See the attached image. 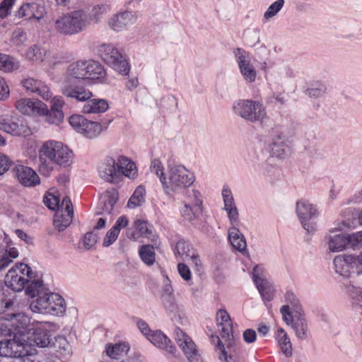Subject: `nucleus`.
I'll return each instance as SVG.
<instances>
[{
  "instance_id": "nucleus-24",
  "label": "nucleus",
  "mask_w": 362,
  "mask_h": 362,
  "mask_svg": "<svg viewBox=\"0 0 362 362\" xmlns=\"http://www.w3.org/2000/svg\"><path fill=\"white\" fill-rule=\"evenodd\" d=\"M21 83L28 93L37 95L45 101H49L52 98L50 87L44 81L34 77H27L23 78Z\"/></svg>"
},
{
  "instance_id": "nucleus-15",
  "label": "nucleus",
  "mask_w": 362,
  "mask_h": 362,
  "mask_svg": "<svg viewBox=\"0 0 362 362\" xmlns=\"http://www.w3.org/2000/svg\"><path fill=\"white\" fill-rule=\"evenodd\" d=\"M272 141L269 149L272 156L284 158L291 151L292 137L288 136L286 129L281 127H276L270 132Z\"/></svg>"
},
{
  "instance_id": "nucleus-56",
  "label": "nucleus",
  "mask_w": 362,
  "mask_h": 362,
  "mask_svg": "<svg viewBox=\"0 0 362 362\" xmlns=\"http://www.w3.org/2000/svg\"><path fill=\"white\" fill-rule=\"evenodd\" d=\"M97 240L98 235L96 234L93 232H88L84 235L83 239L81 240V244L83 249L88 250L95 245Z\"/></svg>"
},
{
  "instance_id": "nucleus-2",
  "label": "nucleus",
  "mask_w": 362,
  "mask_h": 362,
  "mask_svg": "<svg viewBox=\"0 0 362 362\" xmlns=\"http://www.w3.org/2000/svg\"><path fill=\"white\" fill-rule=\"evenodd\" d=\"M72 151L64 143L47 140L42 143L38 151L40 171L48 175L53 170V165L68 167L72 163Z\"/></svg>"
},
{
  "instance_id": "nucleus-44",
  "label": "nucleus",
  "mask_w": 362,
  "mask_h": 362,
  "mask_svg": "<svg viewBox=\"0 0 362 362\" xmlns=\"http://www.w3.org/2000/svg\"><path fill=\"white\" fill-rule=\"evenodd\" d=\"M146 189L144 187L139 185L136 188L133 194L130 197L127 206L129 209H135L140 206L145 202Z\"/></svg>"
},
{
  "instance_id": "nucleus-17",
  "label": "nucleus",
  "mask_w": 362,
  "mask_h": 362,
  "mask_svg": "<svg viewBox=\"0 0 362 362\" xmlns=\"http://www.w3.org/2000/svg\"><path fill=\"white\" fill-rule=\"evenodd\" d=\"M283 320L288 325H291L295 331L296 337L300 340H304L308 337V323L303 311H298V313L292 314L289 306L283 305L280 309Z\"/></svg>"
},
{
  "instance_id": "nucleus-49",
  "label": "nucleus",
  "mask_w": 362,
  "mask_h": 362,
  "mask_svg": "<svg viewBox=\"0 0 362 362\" xmlns=\"http://www.w3.org/2000/svg\"><path fill=\"white\" fill-rule=\"evenodd\" d=\"M150 170L151 173H154L158 177L159 181L163 185L168 175V170L165 172V168L162 162L157 158L153 159L151 163Z\"/></svg>"
},
{
  "instance_id": "nucleus-41",
  "label": "nucleus",
  "mask_w": 362,
  "mask_h": 362,
  "mask_svg": "<svg viewBox=\"0 0 362 362\" xmlns=\"http://www.w3.org/2000/svg\"><path fill=\"white\" fill-rule=\"evenodd\" d=\"M45 106L46 110L42 114H40V117H44L45 122L50 124L59 125L64 120V115L63 111L49 109L45 103Z\"/></svg>"
},
{
  "instance_id": "nucleus-25",
  "label": "nucleus",
  "mask_w": 362,
  "mask_h": 362,
  "mask_svg": "<svg viewBox=\"0 0 362 362\" xmlns=\"http://www.w3.org/2000/svg\"><path fill=\"white\" fill-rule=\"evenodd\" d=\"M74 211L71 199L64 197L61 203V208L57 211L54 218V226L59 231L64 230L72 222Z\"/></svg>"
},
{
  "instance_id": "nucleus-6",
  "label": "nucleus",
  "mask_w": 362,
  "mask_h": 362,
  "mask_svg": "<svg viewBox=\"0 0 362 362\" xmlns=\"http://www.w3.org/2000/svg\"><path fill=\"white\" fill-rule=\"evenodd\" d=\"M216 326L220 332L221 340L216 337L217 341L216 351L219 352V359L226 362H237L236 358L232 356H228L222 340L228 345H231L233 341V325L231 318L228 312L224 309H220L216 313Z\"/></svg>"
},
{
  "instance_id": "nucleus-60",
  "label": "nucleus",
  "mask_w": 362,
  "mask_h": 362,
  "mask_svg": "<svg viewBox=\"0 0 362 362\" xmlns=\"http://www.w3.org/2000/svg\"><path fill=\"white\" fill-rule=\"evenodd\" d=\"M119 234L118 232L111 228L103 238V246L108 247L112 245L117 240Z\"/></svg>"
},
{
  "instance_id": "nucleus-51",
  "label": "nucleus",
  "mask_w": 362,
  "mask_h": 362,
  "mask_svg": "<svg viewBox=\"0 0 362 362\" xmlns=\"http://www.w3.org/2000/svg\"><path fill=\"white\" fill-rule=\"evenodd\" d=\"M88 119L82 115H73L69 119L71 127L78 134H82Z\"/></svg>"
},
{
  "instance_id": "nucleus-7",
  "label": "nucleus",
  "mask_w": 362,
  "mask_h": 362,
  "mask_svg": "<svg viewBox=\"0 0 362 362\" xmlns=\"http://www.w3.org/2000/svg\"><path fill=\"white\" fill-rule=\"evenodd\" d=\"M204 197L199 187L194 185L185 191L182 206L180 209L182 217L192 222L197 220L203 214Z\"/></svg>"
},
{
  "instance_id": "nucleus-31",
  "label": "nucleus",
  "mask_w": 362,
  "mask_h": 362,
  "mask_svg": "<svg viewBox=\"0 0 362 362\" xmlns=\"http://www.w3.org/2000/svg\"><path fill=\"white\" fill-rule=\"evenodd\" d=\"M0 129L13 136H27L30 129L24 124H18L9 117H0Z\"/></svg>"
},
{
  "instance_id": "nucleus-62",
  "label": "nucleus",
  "mask_w": 362,
  "mask_h": 362,
  "mask_svg": "<svg viewBox=\"0 0 362 362\" xmlns=\"http://www.w3.org/2000/svg\"><path fill=\"white\" fill-rule=\"evenodd\" d=\"M177 271L183 280L189 281L192 279V273L188 266L184 263H179L177 264Z\"/></svg>"
},
{
  "instance_id": "nucleus-43",
  "label": "nucleus",
  "mask_w": 362,
  "mask_h": 362,
  "mask_svg": "<svg viewBox=\"0 0 362 362\" xmlns=\"http://www.w3.org/2000/svg\"><path fill=\"white\" fill-rule=\"evenodd\" d=\"M19 67L20 63L16 59L0 53V71L11 72L18 69Z\"/></svg>"
},
{
  "instance_id": "nucleus-5",
  "label": "nucleus",
  "mask_w": 362,
  "mask_h": 362,
  "mask_svg": "<svg viewBox=\"0 0 362 362\" xmlns=\"http://www.w3.org/2000/svg\"><path fill=\"white\" fill-rule=\"evenodd\" d=\"M195 181L193 172L180 164L168 165V175L162 185L166 194L180 191L191 186Z\"/></svg>"
},
{
  "instance_id": "nucleus-37",
  "label": "nucleus",
  "mask_w": 362,
  "mask_h": 362,
  "mask_svg": "<svg viewBox=\"0 0 362 362\" xmlns=\"http://www.w3.org/2000/svg\"><path fill=\"white\" fill-rule=\"evenodd\" d=\"M108 108L109 104L106 100L89 98L83 107V112L86 114H100L106 112Z\"/></svg>"
},
{
  "instance_id": "nucleus-35",
  "label": "nucleus",
  "mask_w": 362,
  "mask_h": 362,
  "mask_svg": "<svg viewBox=\"0 0 362 362\" xmlns=\"http://www.w3.org/2000/svg\"><path fill=\"white\" fill-rule=\"evenodd\" d=\"M11 335H13V339H11L13 349L21 351V354L17 358L36 354V349L32 346L31 344H28V341H27L25 337L18 335L17 334H11Z\"/></svg>"
},
{
  "instance_id": "nucleus-8",
  "label": "nucleus",
  "mask_w": 362,
  "mask_h": 362,
  "mask_svg": "<svg viewBox=\"0 0 362 362\" xmlns=\"http://www.w3.org/2000/svg\"><path fill=\"white\" fill-rule=\"evenodd\" d=\"M233 110L237 115L251 122L263 123L267 119L265 107L257 100H238L233 103Z\"/></svg>"
},
{
  "instance_id": "nucleus-52",
  "label": "nucleus",
  "mask_w": 362,
  "mask_h": 362,
  "mask_svg": "<svg viewBox=\"0 0 362 362\" xmlns=\"http://www.w3.org/2000/svg\"><path fill=\"white\" fill-rule=\"evenodd\" d=\"M163 305L165 310L173 315L174 317H176L182 310V305H179L175 298V297H171L168 298H164L163 300Z\"/></svg>"
},
{
  "instance_id": "nucleus-61",
  "label": "nucleus",
  "mask_w": 362,
  "mask_h": 362,
  "mask_svg": "<svg viewBox=\"0 0 362 362\" xmlns=\"http://www.w3.org/2000/svg\"><path fill=\"white\" fill-rule=\"evenodd\" d=\"M267 279L265 269L262 265H257L253 268L252 279L255 284Z\"/></svg>"
},
{
  "instance_id": "nucleus-21",
  "label": "nucleus",
  "mask_w": 362,
  "mask_h": 362,
  "mask_svg": "<svg viewBox=\"0 0 362 362\" xmlns=\"http://www.w3.org/2000/svg\"><path fill=\"white\" fill-rule=\"evenodd\" d=\"M127 237L134 241H137L141 238H146L151 242H156L157 235L153 229L145 220L136 219L132 227L127 228Z\"/></svg>"
},
{
  "instance_id": "nucleus-11",
  "label": "nucleus",
  "mask_w": 362,
  "mask_h": 362,
  "mask_svg": "<svg viewBox=\"0 0 362 362\" xmlns=\"http://www.w3.org/2000/svg\"><path fill=\"white\" fill-rule=\"evenodd\" d=\"M33 271L31 268L24 263L16 264L7 272L5 276V284L8 288L16 292L23 291L25 284L33 281Z\"/></svg>"
},
{
  "instance_id": "nucleus-54",
  "label": "nucleus",
  "mask_w": 362,
  "mask_h": 362,
  "mask_svg": "<svg viewBox=\"0 0 362 362\" xmlns=\"http://www.w3.org/2000/svg\"><path fill=\"white\" fill-rule=\"evenodd\" d=\"M45 204L51 210H59L61 208V203L59 197L52 194L48 193L44 197Z\"/></svg>"
},
{
  "instance_id": "nucleus-3",
  "label": "nucleus",
  "mask_w": 362,
  "mask_h": 362,
  "mask_svg": "<svg viewBox=\"0 0 362 362\" xmlns=\"http://www.w3.org/2000/svg\"><path fill=\"white\" fill-rule=\"evenodd\" d=\"M85 59H79L71 63L64 77L61 79V92L67 98H71L77 101H84L93 97L92 92L83 86L70 83L69 79H83L84 76Z\"/></svg>"
},
{
  "instance_id": "nucleus-30",
  "label": "nucleus",
  "mask_w": 362,
  "mask_h": 362,
  "mask_svg": "<svg viewBox=\"0 0 362 362\" xmlns=\"http://www.w3.org/2000/svg\"><path fill=\"white\" fill-rule=\"evenodd\" d=\"M45 7L37 3H25L16 11L17 18L40 21L45 15Z\"/></svg>"
},
{
  "instance_id": "nucleus-12",
  "label": "nucleus",
  "mask_w": 362,
  "mask_h": 362,
  "mask_svg": "<svg viewBox=\"0 0 362 362\" xmlns=\"http://www.w3.org/2000/svg\"><path fill=\"white\" fill-rule=\"evenodd\" d=\"M233 54L239 73L246 83H253L257 78V70L251 54L244 49H233Z\"/></svg>"
},
{
  "instance_id": "nucleus-58",
  "label": "nucleus",
  "mask_w": 362,
  "mask_h": 362,
  "mask_svg": "<svg viewBox=\"0 0 362 362\" xmlns=\"http://www.w3.org/2000/svg\"><path fill=\"white\" fill-rule=\"evenodd\" d=\"M163 284L162 286V298H168L171 297H174L173 295V288L171 284V281L169 279L168 275L166 274H163Z\"/></svg>"
},
{
  "instance_id": "nucleus-45",
  "label": "nucleus",
  "mask_w": 362,
  "mask_h": 362,
  "mask_svg": "<svg viewBox=\"0 0 362 362\" xmlns=\"http://www.w3.org/2000/svg\"><path fill=\"white\" fill-rule=\"evenodd\" d=\"M110 5L107 3H102L93 6L90 16H88L89 21L92 20L95 23H98L103 16L110 11Z\"/></svg>"
},
{
  "instance_id": "nucleus-39",
  "label": "nucleus",
  "mask_w": 362,
  "mask_h": 362,
  "mask_svg": "<svg viewBox=\"0 0 362 362\" xmlns=\"http://www.w3.org/2000/svg\"><path fill=\"white\" fill-rule=\"evenodd\" d=\"M255 285L263 300L269 302L274 298L275 288L271 280L259 281Z\"/></svg>"
},
{
  "instance_id": "nucleus-53",
  "label": "nucleus",
  "mask_w": 362,
  "mask_h": 362,
  "mask_svg": "<svg viewBox=\"0 0 362 362\" xmlns=\"http://www.w3.org/2000/svg\"><path fill=\"white\" fill-rule=\"evenodd\" d=\"M284 0H276L272 3L264 13V19L266 21L275 16L283 8Z\"/></svg>"
},
{
  "instance_id": "nucleus-1",
  "label": "nucleus",
  "mask_w": 362,
  "mask_h": 362,
  "mask_svg": "<svg viewBox=\"0 0 362 362\" xmlns=\"http://www.w3.org/2000/svg\"><path fill=\"white\" fill-rule=\"evenodd\" d=\"M25 293L32 299L30 308L32 312L43 315L62 316L66 305L64 298L57 293L50 292L41 279L31 282Z\"/></svg>"
},
{
  "instance_id": "nucleus-34",
  "label": "nucleus",
  "mask_w": 362,
  "mask_h": 362,
  "mask_svg": "<svg viewBox=\"0 0 362 362\" xmlns=\"http://www.w3.org/2000/svg\"><path fill=\"white\" fill-rule=\"evenodd\" d=\"M117 166L119 172V178L122 175L129 179H135L138 175L136 164L128 157L119 155L116 157Z\"/></svg>"
},
{
  "instance_id": "nucleus-20",
  "label": "nucleus",
  "mask_w": 362,
  "mask_h": 362,
  "mask_svg": "<svg viewBox=\"0 0 362 362\" xmlns=\"http://www.w3.org/2000/svg\"><path fill=\"white\" fill-rule=\"evenodd\" d=\"M175 339L189 362H202L199 350L192 339L180 327L174 330Z\"/></svg>"
},
{
  "instance_id": "nucleus-50",
  "label": "nucleus",
  "mask_w": 362,
  "mask_h": 362,
  "mask_svg": "<svg viewBox=\"0 0 362 362\" xmlns=\"http://www.w3.org/2000/svg\"><path fill=\"white\" fill-rule=\"evenodd\" d=\"M21 354L20 351H14L11 339L0 341V356L4 357L17 358Z\"/></svg>"
},
{
  "instance_id": "nucleus-32",
  "label": "nucleus",
  "mask_w": 362,
  "mask_h": 362,
  "mask_svg": "<svg viewBox=\"0 0 362 362\" xmlns=\"http://www.w3.org/2000/svg\"><path fill=\"white\" fill-rule=\"evenodd\" d=\"M146 339L155 346L169 354H174L176 351V348L170 339L160 330H153Z\"/></svg>"
},
{
  "instance_id": "nucleus-48",
  "label": "nucleus",
  "mask_w": 362,
  "mask_h": 362,
  "mask_svg": "<svg viewBox=\"0 0 362 362\" xmlns=\"http://www.w3.org/2000/svg\"><path fill=\"white\" fill-rule=\"evenodd\" d=\"M284 300L289 306V309L292 314L298 313V311H303L301 308V305L299 299L296 295L290 290L286 291L284 294Z\"/></svg>"
},
{
  "instance_id": "nucleus-42",
  "label": "nucleus",
  "mask_w": 362,
  "mask_h": 362,
  "mask_svg": "<svg viewBox=\"0 0 362 362\" xmlns=\"http://www.w3.org/2000/svg\"><path fill=\"white\" fill-rule=\"evenodd\" d=\"M139 255L141 261L147 266H152L156 262V252L153 246L143 245L139 249Z\"/></svg>"
},
{
  "instance_id": "nucleus-28",
  "label": "nucleus",
  "mask_w": 362,
  "mask_h": 362,
  "mask_svg": "<svg viewBox=\"0 0 362 362\" xmlns=\"http://www.w3.org/2000/svg\"><path fill=\"white\" fill-rule=\"evenodd\" d=\"M24 57L27 61L33 64L44 63L48 65L52 64L50 51L40 45H33L28 47L24 54Z\"/></svg>"
},
{
  "instance_id": "nucleus-26",
  "label": "nucleus",
  "mask_w": 362,
  "mask_h": 362,
  "mask_svg": "<svg viewBox=\"0 0 362 362\" xmlns=\"http://www.w3.org/2000/svg\"><path fill=\"white\" fill-rule=\"evenodd\" d=\"M138 18L137 14L132 11H120L112 15L107 21L108 26L115 32L127 30L134 25Z\"/></svg>"
},
{
  "instance_id": "nucleus-14",
  "label": "nucleus",
  "mask_w": 362,
  "mask_h": 362,
  "mask_svg": "<svg viewBox=\"0 0 362 362\" xmlns=\"http://www.w3.org/2000/svg\"><path fill=\"white\" fill-rule=\"evenodd\" d=\"M296 213L303 228L308 233H313L316 230L317 223L315 219L320 215L316 205L306 199H299L296 204Z\"/></svg>"
},
{
  "instance_id": "nucleus-38",
  "label": "nucleus",
  "mask_w": 362,
  "mask_h": 362,
  "mask_svg": "<svg viewBox=\"0 0 362 362\" xmlns=\"http://www.w3.org/2000/svg\"><path fill=\"white\" fill-rule=\"evenodd\" d=\"M240 227H228V238L235 249L242 252L245 250L247 244L244 235L240 230Z\"/></svg>"
},
{
  "instance_id": "nucleus-40",
  "label": "nucleus",
  "mask_w": 362,
  "mask_h": 362,
  "mask_svg": "<svg viewBox=\"0 0 362 362\" xmlns=\"http://www.w3.org/2000/svg\"><path fill=\"white\" fill-rule=\"evenodd\" d=\"M129 346L125 342H119L115 344H107L105 347L107 355L113 359H118L127 354Z\"/></svg>"
},
{
  "instance_id": "nucleus-59",
  "label": "nucleus",
  "mask_w": 362,
  "mask_h": 362,
  "mask_svg": "<svg viewBox=\"0 0 362 362\" xmlns=\"http://www.w3.org/2000/svg\"><path fill=\"white\" fill-rule=\"evenodd\" d=\"M326 90V87L322 83L312 85L306 90V94L310 97L317 98L322 95Z\"/></svg>"
},
{
  "instance_id": "nucleus-13",
  "label": "nucleus",
  "mask_w": 362,
  "mask_h": 362,
  "mask_svg": "<svg viewBox=\"0 0 362 362\" xmlns=\"http://www.w3.org/2000/svg\"><path fill=\"white\" fill-rule=\"evenodd\" d=\"M31 325L27 315L22 313L12 315L10 318L0 320V335L11 336V334H17L25 337Z\"/></svg>"
},
{
  "instance_id": "nucleus-57",
  "label": "nucleus",
  "mask_w": 362,
  "mask_h": 362,
  "mask_svg": "<svg viewBox=\"0 0 362 362\" xmlns=\"http://www.w3.org/2000/svg\"><path fill=\"white\" fill-rule=\"evenodd\" d=\"M16 0H3L0 3V18L4 19L11 13V9L13 7Z\"/></svg>"
},
{
  "instance_id": "nucleus-22",
  "label": "nucleus",
  "mask_w": 362,
  "mask_h": 362,
  "mask_svg": "<svg viewBox=\"0 0 362 362\" xmlns=\"http://www.w3.org/2000/svg\"><path fill=\"white\" fill-rule=\"evenodd\" d=\"M83 80L91 84H103L107 83V76L104 66L98 61L85 59Z\"/></svg>"
},
{
  "instance_id": "nucleus-63",
  "label": "nucleus",
  "mask_w": 362,
  "mask_h": 362,
  "mask_svg": "<svg viewBox=\"0 0 362 362\" xmlns=\"http://www.w3.org/2000/svg\"><path fill=\"white\" fill-rule=\"evenodd\" d=\"M11 165V160L8 156L0 153V175L8 170Z\"/></svg>"
},
{
  "instance_id": "nucleus-33",
  "label": "nucleus",
  "mask_w": 362,
  "mask_h": 362,
  "mask_svg": "<svg viewBox=\"0 0 362 362\" xmlns=\"http://www.w3.org/2000/svg\"><path fill=\"white\" fill-rule=\"evenodd\" d=\"M4 235L6 245L0 250V272L7 268L19 255L18 249L13 246L7 235Z\"/></svg>"
},
{
  "instance_id": "nucleus-29",
  "label": "nucleus",
  "mask_w": 362,
  "mask_h": 362,
  "mask_svg": "<svg viewBox=\"0 0 362 362\" xmlns=\"http://www.w3.org/2000/svg\"><path fill=\"white\" fill-rule=\"evenodd\" d=\"M13 170L18 182L25 187H33L40 183L38 175L28 166L17 165Z\"/></svg>"
},
{
  "instance_id": "nucleus-64",
  "label": "nucleus",
  "mask_w": 362,
  "mask_h": 362,
  "mask_svg": "<svg viewBox=\"0 0 362 362\" xmlns=\"http://www.w3.org/2000/svg\"><path fill=\"white\" fill-rule=\"evenodd\" d=\"M12 40L18 45H22L26 40L25 33L21 28L15 30L12 35Z\"/></svg>"
},
{
  "instance_id": "nucleus-16",
  "label": "nucleus",
  "mask_w": 362,
  "mask_h": 362,
  "mask_svg": "<svg viewBox=\"0 0 362 362\" xmlns=\"http://www.w3.org/2000/svg\"><path fill=\"white\" fill-rule=\"evenodd\" d=\"M347 227L348 224L342 221L329 230L325 240L330 252H339L348 248L347 233L343 232Z\"/></svg>"
},
{
  "instance_id": "nucleus-9",
  "label": "nucleus",
  "mask_w": 362,
  "mask_h": 362,
  "mask_svg": "<svg viewBox=\"0 0 362 362\" xmlns=\"http://www.w3.org/2000/svg\"><path fill=\"white\" fill-rule=\"evenodd\" d=\"M101 59L114 70L122 75L129 74L130 66L125 57L112 44H103L98 47Z\"/></svg>"
},
{
  "instance_id": "nucleus-18",
  "label": "nucleus",
  "mask_w": 362,
  "mask_h": 362,
  "mask_svg": "<svg viewBox=\"0 0 362 362\" xmlns=\"http://www.w3.org/2000/svg\"><path fill=\"white\" fill-rule=\"evenodd\" d=\"M221 197L223 203L222 210L226 213L228 227H241L243 223L240 219V211L228 185L223 186Z\"/></svg>"
},
{
  "instance_id": "nucleus-47",
  "label": "nucleus",
  "mask_w": 362,
  "mask_h": 362,
  "mask_svg": "<svg viewBox=\"0 0 362 362\" xmlns=\"http://www.w3.org/2000/svg\"><path fill=\"white\" fill-rule=\"evenodd\" d=\"M195 252L191 244L185 240H180L175 247V253L183 260H187L190 255Z\"/></svg>"
},
{
  "instance_id": "nucleus-23",
  "label": "nucleus",
  "mask_w": 362,
  "mask_h": 362,
  "mask_svg": "<svg viewBox=\"0 0 362 362\" xmlns=\"http://www.w3.org/2000/svg\"><path fill=\"white\" fill-rule=\"evenodd\" d=\"M335 271L341 276H348L350 273L356 272L360 274L358 269L361 267L359 255H339L334 257L333 261Z\"/></svg>"
},
{
  "instance_id": "nucleus-4",
  "label": "nucleus",
  "mask_w": 362,
  "mask_h": 362,
  "mask_svg": "<svg viewBox=\"0 0 362 362\" xmlns=\"http://www.w3.org/2000/svg\"><path fill=\"white\" fill-rule=\"evenodd\" d=\"M88 25V15L83 9H77L63 13L54 21V30L57 33L66 36L81 33Z\"/></svg>"
},
{
  "instance_id": "nucleus-10",
  "label": "nucleus",
  "mask_w": 362,
  "mask_h": 362,
  "mask_svg": "<svg viewBox=\"0 0 362 362\" xmlns=\"http://www.w3.org/2000/svg\"><path fill=\"white\" fill-rule=\"evenodd\" d=\"M54 325L48 322H34L25 337L28 344L48 347L53 344Z\"/></svg>"
},
{
  "instance_id": "nucleus-27",
  "label": "nucleus",
  "mask_w": 362,
  "mask_h": 362,
  "mask_svg": "<svg viewBox=\"0 0 362 362\" xmlns=\"http://www.w3.org/2000/svg\"><path fill=\"white\" fill-rule=\"evenodd\" d=\"M98 173L100 177L106 182H117L120 178L116 157L112 155L106 156L98 168Z\"/></svg>"
},
{
  "instance_id": "nucleus-46",
  "label": "nucleus",
  "mask_w": 362,
  "mask_h": 362,
  "mask_svg": "<svg viewBox=\"0 0 362 362\" xmlns=\"http://www.w3.org/2000/svg\"><path fill=\"white\" fill-rule=\"evenodd\" d=\"M103 132V126L100 123L88 119L82 135L88 139H94L98 136Z\"/></svg>"
},
{
  "instance_id": "nucleus-36",
  "label": "nucleus",
  "mask_w": 362,
  "mask_h": 362,
  "mask_svg": "<svg viewBox=\"0 0 362 362\" xmlns=\"http://www.w3.org/2000/svg\"><path fill=\"white\" fill-rule=\"evenodd\" d=\"M274 338L281 352L286 357H291L293 355V346L290 337L286 331L281 327L276 328Z\"/></svg>"
},
{
  "instance_id": "nucleus-19",
  "label": "nucleus",
  "mask_w": 362,
  "mask_h": 362,
  "mask_svg": "<svg viewBox=\"0 0 362 362\" xmlns=\"http://www.w3.org/2000/svg\"><path fill=\"white\" fill-rule=\"evenodd\" d=\"M14 107L19 113L30 117H40V114L46 110L42 100L27 97L16 99Z\"/></svg>"
},
{
  "instance_id": "nucleus-55",
  "label": "nucleus",
  "mask_w": 362,
  "mask_h": 362,
  "mask_svg": "<svg viewBox=\"0 0 362 362\" xmlns=\"http://www.w3.org/2000/svg\"><path fill=\"white\" fill-rule=\"evenodd\" d=\"M348 239V247L352 248L354 250L358 249L362 247V230L351 233L347 234Z\"/></svg>"
}]
</instances>
